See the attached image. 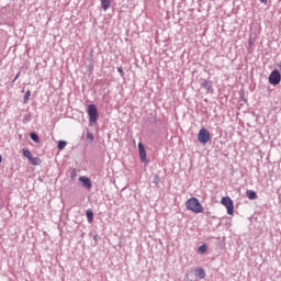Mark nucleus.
<instances>
[{"label":"nucleus","mask_w":281,"mask_h":281,"mask_svg":"<svg viewBox=\"0 0 281 281\" xmlns=\"http://www.w3.org/2000/svg\"><path fill=\"white\" fill-rule=\"evenodd\" d=\"M23 155L26 157V159H29V161L32 159V151H30V150H27V149H25L24 151H23Z\"/></svg>","instance_id":"f3484780"},{"label":"nucleus","mask_w":281,"mask_h":281,"mask_svg":"<svg viewBox=\"0 0 281 281\" xmlns=\"http://www.w3.org/2000/svg\"><path fill=\"white\" fill-rule=\"evenodd\" d=\"M86 216L88 218V223H93V211L92 210H87Z\"/></svg>","instance_id":"ddd939ff"},{"label":"nucleus","mask_w":281,"mask_h":281,"mask_svg":"<svg viewBox=\"0 0 281 281\" xmlns=\"http://www.w3.org/2000/svg\"><path fill=\"white\" fill-rule=\"evenodd\" d=\"M202 87L206 89L207 93H212V91H214V89H212V82H210L209 80H204L202 82Z\"/></svg>","instance_id":"6e6552de"},{"label":"nucleus","mask_w":281,"mask_h":281,"mask_svg":"<svg viewBox=\"0 0 281 281\" xmlns=\"http://www.w3.org/2000/svg\"><path fill=\"white\" fill-rule=\"evenodd\" d=\"M1 161H3V157L0 155V164H1Z\"/></svg>","instance_id":"5701e85b"},{"label":"nucleus","mask_w":281,"mask_h":281,"mask_svg":"<svg viewBox=\"0 0 281 281\" xmlns=\"http://www.w3.org/2000/svg\"><path fill=\"white\" fill-rule=\"evenodd\" d=\"M19 76H21V72H18V74H16V76H15V78L13 79L12 82H16V80H19Z\"/></svg>","instance_id":"6ab92c4d"},{"label":"nucleus","mask_w":281,"mask_h":281,"mask_svg":"<svg viewBox=\"0 0 281 281\" xmlns=\"http://www.w3.org/2000/svg\"><path fill=\"white\" fill-rule=\"evenodd\" d=\"M119 74H124V70L122 68H117Z\"/></svg>","instance_id":"412c9836"},{"label":"nucleus","mask_w":281,"mask_h":281,"mask_svg":"<svg viewBox=\"0 0 281 281\" xmlns=\"http://www.w3.org/2000/svg\"><path fill=\"white\" fill-rule=\"evenodd\" d=\"M261 3H267V0H260Z\"/></svg>","instance_id":"4be33fe9"},{"label":"nucleus","mask_w":281,"mask_h":281,"mask_svg":"<svg viewBox=\"0 0 281 281\" xmlns=\"http://www.w3.org/2000/svg\"><path fill=\"white\" fill-rule=\"evenodd\" d=\"M281 81V75L280 71L273 70L269 76V82L270 85H273L274 87Z\"/></svg>","instance_id":"39448f33"},{"label":"nucleus","mask_w":281,"mask_h":281,"mask_svg":"<svg viewBox=\"0 0 281 281\" xmlns=\"http://www.w3.org/2000/svg\"><path fill=\"white\" fill-rule=\"evenodd\" d=\"M112 0H101V8L106 12L111 8Z\"/></svg>","instance_id":"9d476101"},{"label":"nucleus","mask_w":281,"mask_h":281,"mask_svg":"<svg viewBox=\"0 0 281 281\" xmlns=\"http://www.w3.org/2000/svg\"><path fill=\"white\" fill-rule=\"evenodd\" d=\"M88 138L91 139V142H93V135L92 134H88Z\"/></svg>","instance_id":"aec40b11"},{"label":"nucleus","mask_w":281,"mask_h":281,"mask_svg":"<svg viewBox=\"0 0 281 281\" xmlns=\"http://www.w3.org/2000/svg\"><path fill=\"white\" fill-rule=\"evenodd\" d=\"M186 207L190 212H193V214H203V212H205V210L203 209V204H201V202H199V199L196 198H191L187 200Z\"/></svg>","instance_id":"f257e3e1"},{"label":"nucleus","mask_w":281,"mask_h":281,"mask_svg":"<svg viewBox=\"0 0 281 281\" xmlns=\"http://www.w3.org/2000/svg\"><path fill=\"white\" fill-rule=\"evenodd\" d=\"M30 95H32V92L30 90H26L24 94V104H27V102H30Z\"/></svg>","instance_id":"2eb2a0df"},{"label":"nucleus","mask_w":281,"mask_h":281,"mask_svg":"<svg viewBox=\"0 0 281 281\" xmlns=\"http://www.w3.org/2000/svg\"><path fill=\"white\" fill-rule=\"evenodd\" d=\"M29 161H30V164H32V166H41V164H42L41 158L33 157V156L31 157V159Z\"/></svg>","instance_id":"9b49d317"},{"label":"nucleus","mask_w":281,"mask_h":281,"mask_svg":"<svg viewBox=\"0 0 281 281\" xmlns=\"http://www.w3.org/2000/svg\"><path fill=\"white\" fill-rule=\"evenodd\" d=\"M138 155L142 164H148V158L146 157V147L143 143H138Z\"/></svg>","instance_id":"423d86ee"},{"label":"nucleus","mask_w":281,"mask_h":281,"mask_svg":"<svg viewBox=\"0 0 281 281\" xmlns=\"http://www.w3.org/2000/svg\"><path fill=\"white\" fill-rule=\"evenodd\" d=\"M221 203L226 207L227 214L234 216V201L229 196H223Z\"/></svg>","instance_id":"f03ea898"},{"label":"nucleus","mask_w":281,"mask_h":281,"mask_svg":"<svg viewBox=\"0 0 281 281\" xmlns=\"http://www.w3.org/2000/svg\"><path fill=\"white\" fill-rule=\"evenodd\" d=\"M66 146H67V142H65V140H59L57 148H58V150H64V148H65Z\"/></svg>","instance_id":"dca6fc26"},{"label":"nucleus","mask_w":281,"mask_h":281,"mask_svg":"<svg viewBox=\"0 0 281 281\" xmlns=\"http://www.w3.org/2000/svg\"><path fill=\"white\" fill-rule=\"evenodd\" d=\"M199 251H200L201 254H205V251H207V246H205V245L200 246V247H199Z\"/></svg>","instance_id":"a211bd4d"},{"label":"nucleus","mask_w":281,"mask_h":281,"mask_svg":"<svg viewBox=\"0 0 281 281\" xmlns=\"http://www.w3.org/2000/svg\"><path fill=\"white\" fill-rule=\"evenodd\" d=\"M30 137L33 142H35V144H38V142H41V139L38 138V135H36V133H31Z\"/></svg>","instance_id":"4468645a"},{"label":"nucleus","mask_w":281,"mask_h":281,"mask_svg":"<svg viewBox=\"0 0 281 281\" xmlns=\"http://www.w3.org/2000/svg\"><path fill=\"white\" fill-rule=\"evenodd\" d=\"M210 139V132L206 128H201L198 134V140L200 142V144H207Z\"/></svg>","instance_id":"20e7f679"},{"label":"nucleus","mask_w":281,"mask_h":281,"mask_svg":"<svg viewBox=\"0 0 281 281\" xmlns=\"http://www.w3.org/2000/svg\"><path fill=\"white\" fill-rule=\"evenodd\" d=\"M195 274L198 276V278H200V280H203L205 278V270L199 268L195 270Z\"/></svg>","instance_id":"f8f14e48"},{"label":"nucleus","mask_w":281,"mask_h":281,"mask_svg":"<svg viewBox=\"0 0 281 281\" xmlns=\"http://www.w3.org/2000/svg\"><path fill=\"white\" fill-rule=\"evenodd\" d=\"M246 195L250 201L258 199V193H256L254 190L246 191Z\"/></svg>","instance_id":"1a4fd4ad"},{"label":"nucleus","mask_w":281,"mask_h":281,"mask_svg":"<svg viewBox=\"0 0 281 281\" xmlns=\"http://www.w3.org/2000/svg\"><path fill=\"white\" fill-rule=\"evenodd\" d=\"M88 115H89V121L95 124L98 122V106L95 104H90L88 106Z\"/></svg>","instance_id":"7ed1b4c3"},{"label":"nucleus","mask_w":281,"mask_h":281,"mask_svg":"<svg viewBox=\"0 0 281 281\" xmlns=\"http://www.w3.org/2000/svg\"><path fill=\"white\" fill-rule=\"evenodd\" d=\"M79 181L82 182L83 188H87V190H91V187H92L91 179H89V178H87L85 176H81L79 178Z\"/></svg>","instance_id":"0eeeda50"}]
</instances>
